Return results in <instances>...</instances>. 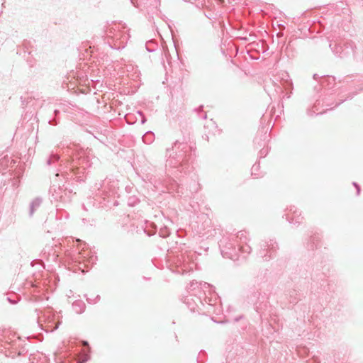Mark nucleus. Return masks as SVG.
Masks as SVG:
<instances>
[{
	"mask_svg": "<svg viewBox=\"0 0 363 363\" xmlns=\"http://www.w3.org/2000/svg\"><path fill=\"white\" fill-rule=\"evenodd\" d=\"M247 235L246 232L240 231L236 235V243L238 247L233 246V244L229 242L221 249V253L223 257L231 259H238V252L248 255L251 252V247L247 244Z\"/></svg>",
	"mask_w": 363,
	"mask_h": 363,
	"instance_id": "nucleus-1",
	"label": "nucleus"
},
{
	"mask_svg": "<svg viewBox=\"0 0 363 363\" xmlns=\"http://www.w3.org/2000/svg\"><path fill=\"white\" fill-rule=\"evenodd\" d=\"M108 36L113 39V47L118 48L124 47L130 37L128 30L120 23L115 24L114 27L110 29Z\"/></svg>",
	"mask_w": 363,
	"mask_h": 363,
	"instance_id": "nucleus-2",
	"label": "nucleus"
},
{
	"mask_svg": "<svg viewBox=\"0 0 363 363\" xmlns=\"http://www.w3.org/2000/svg\"><path fill=\"white\" fill-rule=\"evenodd\" d=\"M38 323L41 325H43V323L45 324V330L48 331L57 329L60 323L59 321H56V315L50 308L38 314Z\"/></svg>",
	"mask_w": 363,
	"mask_h": 363,
	"instance_id": "nucleus-3",
	"label": "nucleus"
},
{
	"mask_svg": "<svg viewBox=\"0 0 363 363\" xmlns=\"http://www.w3.org/2000/svg\"><path fill=\"white\" fill-rule=\"evenodd\" d=\"M50 193L51 194V198L52 200L60 201L62 202H66L67 201L66 196H67L69 192H67L66 190H64L60 186H57L55 184H53L50 187Z\"/></svg>",
	"mask_w": 363,
	"mask_h": 363,
	"instance_id": "nucleus-4",
	"label": "nucleus"
},
{
	"mask_svg": "<svg viewBox=\"0 0 363 363\" xmlns=\"http://www.w3.org/2000/svg\"><path fill=\"white\" fill-rule=\"evenodd\" d=\"M88 167H89V161L85 157H80L78 161L75 162L71 167V169L74 171V167H76L77 170L76 174H78L81 172V170H84Z\"/></svg>",
	"mask_w": 363,
	"mask_h": 363,
	"instance_id": "nucleus-5",
	"label": "nucleus"
},
{
	"mask_svg": "<svg viewBox=\"0 0 363 363\" xmlns=\"http://www.w3.org/2000/svg\"><path fill=\"white\" fill-rule=\"evenodd\" d=\"M42 199L40 198L35 199L30 203V215L33 216L35 211L40 206Z\"/></svg>",
	"mask_w": 363,
	"mask_h": 363,
	"instance_id": "nucleus-6",
	"label": "nucleus"
},
{
	"mask_svg": "<svg viewBox=\"0 0 363 363\" xmlns=\"http://www.w3.org/2000/svg\"><path fill=\"white\" fill-rule=\"evenodd\" d=\"M72 308H73V310L77 313H82L84 311V304L83 302H82L80 301H75L72 304Z\"/></svg>",
	"mask_w": 363,
	"mask_h": 363,
	"instance_id": "nucleus-7",
	"label": "nucleus"
},
{
	"mask_svg": "<svg viewBox=\"0 0 363 363\" xmlns=\"http://www.w3.org/2000/svg\"><path fill=\"white\" fill-rule=\"evenodd\" d=\"M155 140V135L152 132L148 131L143 136V141L146 144H151Z\"/></svg>",
	"mask_w": 363,
	"mask_h": 363,
	"instance_id": "nucleus-8",
	"label": "nucleus"
},
{
	"mask_svg": "<svg viewBox=\"0 0 363 363\" xmlns=\"http://www.w3.org/2000/svg\"><path fill=\"white\" fill-rule=\"evenodd\" d=\"M79 255H81V257L82 259H83V262H84L85 265H87L89 264H93L94 263V261L95 259V258L94 257H90L89 259H88L87 260L85 259V252L82 253V252H79Z\"/></svg>",
	"mask_w": 363,
	"mask_h": 363,
	"instance_id": "nucleus-9",
	"label": "nucleus"
},
{
	"mask_svg": "<svg viewBox=\"0 0 363 363\" xmlns=\"http://www.w3.org/2000/svg\"><path fill=\"white\" fill-rule=\"evenodd\" d=\"M60 157L56 154H52L48 160V164H51L59 160Z\"/></svg>",
	"mask_w": 363,
	"mask_h": 363,
	"instance_id": "nucleus-10",
	"label": "nucleus"
},
{
	"mask_svg": "<svg viewBox=\"0 0 363 363\" xmlns=\"http://www.w3.org/2000/svg\"><path fill=\"white\" fill-rule=\"evenodd\" d=\"M353 185L357 189V195H359V192H360V187H359V186L356 182H353Z\"/></svg>",
	"mask_w": 363,
	"mask_h": 363,
	"instance_id": "nucleus-11",
	"label": "nucleus"
},
{
	"mask_svg": "<svg viewBox=\"0 0 363 363\" xmlns=\"http://www.w3.org/2000/svg\"><path fill=\"white\" fill-rule=\"evenodd\" d=\"M146 121V119L143 117V119H142V123H145Z\"/></svg>",
	"mask_w": 363,
	"mask_h": 363,
	"instance_id": "nucleus-12",
	"label": "nucleus"
},
{
	"mask_svg": "<svg viewBox=\"0 0 363 363\" xmlns=\"http://www.w3.org/2000/svg\"><path fill=\"white\" fill-rule=\"evenodd\" d=\"M85 245H86V244L84 243L83 247H82V250H83L84 252Z\"/></svg>",
	"mask_w": 363,
	"mask_h": 363,
	"instance_id": "nucleus-13",
	"label": "nucleus"
},
{
	"mask_svg": "<svg viewBox=\"0 0 363 363\" xmlns=\"http://www.w3.org/2000/svg\"><path fill=\"white\" fill-rule=\"evenodd\" d=\"M257 167H256V166H253V167H252V169H257Z\"/></svg>",
	"mask_w": 363,
	"mask_h": 363,
	"instance_id": "nucleus-14",
	"label": "nucleus"
}]
</instances>
